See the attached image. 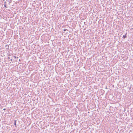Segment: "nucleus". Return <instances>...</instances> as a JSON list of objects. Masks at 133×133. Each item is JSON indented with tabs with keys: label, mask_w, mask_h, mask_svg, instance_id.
<instances>
[{
	"label": "nucleus",
	"mask_w": 133,
	"mask_h": 133,
	"mask_svg": "<svg viewBox=\"0 0 133 133\" xmlns=\"http://www.w3.org/2000/svg\"><path fill=\"white\" fill-rule=\"evenodd\" d=\"M14 124L15 126V127H16L17 126H16V120L14 121Z\"/></svg>",
	"instance_id": "obj_1"
},
{
	"label": "nucleus",
	"mask_w": 133,
	"mask_h": 133,
	"mask_svg": "<svg viewBox=\"0 0 133 133\" xmlns=\"http://www.w3.org/2000/svg\"><path fill=\"white\" fill-rule=\"evenodd\" d=\"M127 34V33H126L125 35H124L123 36V38H125L126 37V35Z\"/></svg>",
	"instance_id": "obj_2"
},
{
	"label": "nucleus",
	"mask_w": 133,
	"mask_h": 133,
	"mask_svg": "<svg viewBox=\"0 0 133 133\" xmlns=\"http://www.w3.org/2000/svg\"><path fill=\"white\" fill-rule=\"evenodd\" d=\"M6 3V2H4V3L5 4V5H4V6L5 7V8H7V7L5 5V3Z\"/></svg>",
	"instance_id": "obj_3"
},
{
	"label": "nucleus",
	"mask_w": 133,
	"mask_h": 133,
	"mask_svg": "<svg viewBox=\"0 0 133 133\" xmlns=\"http://www.w3.org/2000/svg\"><path fill=\"white\" fill-rule=\"evenodd\" d=\"M68 30L67 29H63V30L64 31H65L66 30Z\"/></svg>",
	"instance_id": "obj_4"
},
{
	"label": "nucleus",
	"mask_w": 133,
	"mask_h": 133,
	"mask_svg": "<svg viewBox=\"0 0 133 133\" xmlns=\"http://www.w3.org/2000/svg\"><path fill=\"white\" fill-rule=\"evenodd\" d=\"M14 57L15 58H16V56H14Z\"/></svg>",
	"instance_id": "obj_5"
},
{
	"label": "nucleus",
	"mask_w": 133,
	"mask_h": 133,
	"mask_svg": "<svg viewBox=\"0 0 133 133\" xmlns=\"http://www.w3.org/2000/svg\"><path fill=\"white\" fill-rule=\"evenodd\" d=\"M10 60H11V61H12V59H11Z\"/></svg>",
	"instance_id": "obj_6"
},
{
	"label": "nucleus",
	"mask_w": 133,
	"mask_h": 133,
	"mask_svg": "<svg viewBox=\"0 0 133 133\" xmlns=\"http://www.w3.org/2000/svg\"><path fill=\"white\" fill-rule=\"evenodd\" d=\"M3 110H5V109H3Z\"/></svg>",
	"instance_id": "obj_7"
},
{
	"label": "nucleus",
	"mask_w": 133,
	"mask_h": 133,
	"mask_svg": "<svg viewBox=\"0 0 133 133\" xmlns=\"http://www.w3.org/2000/svg\"><path fill=\"white\" fill-rule=\"evenodd\" d=\"M8 58L9 59H10V58H9V57Z\"/></svg>",
	"instance_id": "obj_8"
}]
</instances>
